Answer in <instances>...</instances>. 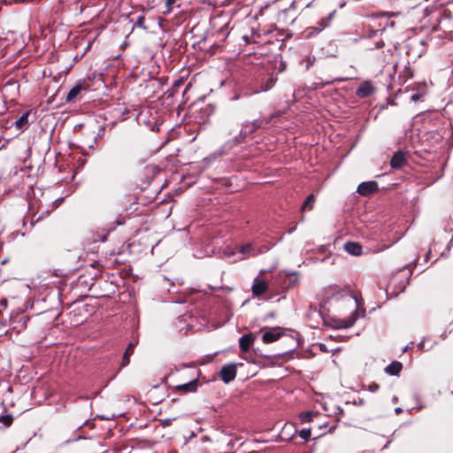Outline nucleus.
<instances>
[{"label":"nucleus","instance_id":"1","mask_svg":"<svg viewBox=\"0 0 453 453\" xmlns=\"http://www.w3.org/2000/svg\"><path fill=\"white\" fill-rule=\"evenodd\" d=\"M299 281V276L295 273H287L285 272H279L272 275L273 295L278 296L289 289L295 288L298 286Z\"/></svg>","mask_w":453,"mask_h":453},{"label":"nucleus","instance_id":"2","mask_svg":"<svg viewBox=\"0 0 453 453\" xmlns=\"http://www.w3.org/2000/svg\"><path fill=\"white\" fill-rule=\"evenodd\" d=\"M251 291L253 296L256 297H260L266 293L270 295L268 298L275 296V295H273L272 278L269 281H266L259 277H256L253 281Z\"/></svg>","mask_w":453,"mask_h":453},{"label":"nucleus","instance_id":"3","mask_svg":"<svg viewBox=\"0 0 453 453\" xmlns=\"http://www.w3.org/2000/svg\"><path fill=\"white\" fill-rule=\"evenodd\" d=\"M335 13H336V12L333 11L326 17L322 18L317 23L316 26H312V27H307V29L305 30V37L306 38H311V37L318 35L319 33H320L325 28L328 27L330 26L331 21L334 19Z\"/></svg>","mask_w":453,"mask_h":453},{"label":"nucleus","instance_id":"4","mask_svg":"<svg viewBox=\"0 0 453 453\" xmlns=\"http://www.w3.org/2000/svg\"><path fill=\"white\" fill-rule=\"evenodd\" d=\"M91 81H92V79L90 77H88L87 79L80 80L75 84V86H73L70 89V91L68 92V94L66 96L65 101L67 103L73 102L79 96V95L82 91H86V90L89 89V88L91 87Z\"/></svg>","mask_w":453,"mask_h":453},{"label":"nucleus","instance_id":"5","mask_svg":"<svg viewBox=\"0 0 453 453\" xmlns=\"http://www.w3.org/2000/svg\"><path fill=\"white\" fill-rule=\"evenodd\" d=\"M273 117V116H271L270 118L255 119L251 123L245 125L242 129L241 134L246 136L248 134H252L259 128H264L269 125Z\"/></svg>","mask_w":453,"mask_h":453},{"label":"nucleus","instance_id":"6","mask_svg":"<svg viewBox=\"0 0 453 453\" xmlns=\"http://www.w3.org/2000/svg\"><path fill=\"white\" fill-rule=\"evenodd\" d=\"M236 374L237 368L234 364L223 365L219 372L220 380L226 384L233 381L235 379Z\"/></svg>","mask_w":453,"mask_h":453},{"label":"nucleus","instance_id":"7","mask_svg":"<svg viewBox=\"0 0 453 453\" xmlns=\"http://www.w3.org/2000/svg\"><path fill=\"white\" fill-rule=\"evenodd\" d=\"M379 189L378 183L375 180L365 181L358 185L357 193L363 196H370Z\"/></svg>","mask_w":453,"mask_h":453},{"label":"nucleus","instance_id":"8","mask_svg":"<svg viewBox=\"0 0 453 453\" xmlns=\"http://www.w3.org/2000/svg\"><path fill=\"white\" fill-rule=\"evenodd\" d=\"M375 91V88L372 81H365L362 82L357 88L356 95L358 97L365 98L371 96Z\"/></svg>","mask_w":453,"mask_h":453},{"label":"nucleus","instance_id":"9","mask_svg":"<svg viewBox=\"0 0 453 453\" xmlns=\"http://www.w3.org/2000/svg\"><path fill=\"white\" fill-rule=\"evenodd\" d=\"M406 164L405 153L401 150L395 152L390 160V165L393 169H400Z\"/></svg>","mask_w":453,"mask_h":453},{"label":"nucleus","instance_id":"10","mask_svg":"<svg viewBox=\"0 0 453 453\" xmlns=\"http://www.w3.org/2000/svg\"><path fill=\"white\" fill-rule=\"evenodd\" d=\"M252 334H243L239 340V347L242 352H248L254 342Z\"/></svg>","mask_w":453,"mask_h":453},{"label":"nucleus","instance_id":"11","mask_svg":"<svg viewBox=\"0 0 453 453\" xmlns=\"http://www.w3.org/2000/svg\"><path fill=\"white\" fill-rule=\"evenodd\" d=\"M344 250L350 255L360 256L363 251V247L359 242H348L344 244Z\"/></svg>","mask_w":453,"mask_h":453},{"label":"nucleus","instance_id":"12","mask_svg":"<svg viewBox=\"0 0 453 453\" xmlns=\"http://www.w3.org/2000/svg\"><path fill=\"white\" fill-rule=\"evenodd\" d=\"M135 345H136V342H130L127 345V347L123 354V357H122V361H121V367H125L129 365L130 357L134 354Z\"/></svg>","mask_w":453,"mask_h":453},{"label":"nucleus","instance_id":"13","mask_svg":"<svg viewBox=\"0 0 453 453\" xmlns=\"http://www.w3.org/2000/svg\"><path fill=\"white\" fill-rule=\"evenodd\" d=\"M197 386H198V380H193L192 381H190L188 383H184V384L176 386L175 389L177 391H181V392H196L197 390Z\"/></svg>","mask_w":453,"mask_h":453},{"label":"nucleus","instance_id":"14","mask_svg":"<svg viewBox=\"0 0 453 453\" xmlns=\"http://www.w3.org/2000/svg\"><path fill=\"white\" fill-rule=\"evenodd\" d=\"M403 369V364L399 361H393L385 368V372L390 375H398Z\"/></svg>","mask_w":453,"mask_h":453},{"label":"nucleus","instance_id":"15","mask_svg":"<svg viewBox=\"0 0 453 453\" xmlns=\"http://www.w3.org/2000/svg\"><path fill=\"white\" fill-rule=\"evenodd\" d=\"M29 111L23 113L15 122L14 125L18 129L25 130L28 127Z\"/></svg>","mask_w":453,"mask_h":453},{"label":"nucleus","instance_id":"16","mask_svg":"<svg viewBox=\"0 0 453 453\" xmlns=\"http://www.w3.org/2000/svg\"><path fill=\"white\" fill-rule=\"evenodd\" d=\"M280 335V333L271 330L264 333L262 340L265 343H271L279 340Z\"/></svg>","mask_w":453,"mask_h":453},{"label":"nucleus","instance_id":"17","mask_svg":"<svg viewBox=\"0 0 453 453\" xmlns=\"http://www.w3.org/2000/svg\"><path fill=\"white\" fill-rule=\"evenodd\" d=\"M316 202V196L314 194H310L303 203L302 204L301 211H304L306 210L311 211L314 208V204Z\"/></svg>","mask_w":453,"mask_h":453},{"label":"nucleus","instance_id":"18","mask_svg":"<svg viewBox=\"0 0 453 453\" xmlns=\"http://www.w3.org/2000/svg\"><path fill=\"white\" fill-rule=\"evenodd\" d=\"M180 0H165V10L162 12L164 14H168L173 12L174 7H180V4H178Z\"/></svg>","mask_w":453,"mask_h":453},{"label":"nucleus","instance_id":"19","mask_svg":"<svg viewBox=\"0 0 453 453\" xmlns=\"http://www.w3.org/2000/svg\"><path fill=\"white\" fill-rule=\"evenodd\" d=\"M49 214H50L49 211H42V213L39 216H37L36 214H34L30 219L31 226H35V224H37L44 217L49 216Z\"/></svg>","mask_w":453,"mask_h":453},{"label":"nucleus","instance_id":"20","mask_svg":"<svg viewBox=\"0 0 453 453\" xmlns=\"http://www.w3.org/2000/svg\"><path fill=\"white\" fill-rule=\"evenodd\" d=\"M275 81H276L275 78H273V76L269 77L265 82L262 83L261 89L263 91H267V90L271 89L274 86Z\"/></svg>","mask_w":453,"mask_h":453},{"label":"nucleus","instance_id":"21","mask_svg":"<svg viewBox=\"0 0 453 453\" xmlns=\"http://www.w3.org/2000/svg\"><path fill=\"white\" fill-rule=\"evenodd\" d=\"M13 422V417L12 414H6L0 416V423L4 424L5 426H10Z\"/></svg>","mask_w":453,"mask_h":453},{"label":"nucleus","instance_id":"22","mask_svg":"<svg viewBox=\"0 0 453 453\" xmlns=\"http://www.w3.org/2000/svg\"><path fill=\"white\" fill-rule=\"evenodd\" d=\"M313 413L311 411H303L300 413L299 417L302 422H311Z\"/></svg>","mask_w":453,"mask_h":453},{"label":"nucleus","instance_id":"23","mask_svg":"<svg viewBox=\"0 0 453 453\" xmlns=\"http://www.w3.org/2000/svg\"><path fill=\"white\" fill-rule=\"evenodd\" d=\"M136 27L146 29L145 26V17L143 15H140L134 24Z\"/></svg>","mask_w":453,"mask_h":453},{"label":"nucleus","instance_id":"24","mask_svg":"<svg viewBox=\"0 0 453 453\" xmlns=\"http://www.w3.org/2000/svg\"><path fill=\"white\" fill-rule=\"evenodd\" d=\"M299 435L301 438L304 439L305 441H308L311 437V429H302L299 432Z\"/></svg>","mask_w":453,"mask_h":453},{"label":"nucleus","instance_id":"25","mask_svg":"<svg viewBox=\"0 0 453 453\" xmlns=\"http://www.w3.org/2000/svg\"><path fill=\"white\" fill-rule=\"evenodd\" d=\"M250 250H251V244L248 243V244L242 245L241 247L240 252L242 254H246V253L250 252Z\"/></svg>","mask_w":453,"mask_h":453},{"label":"nucleus","instance_id":"26","mask_svg":"<svg viewBox=\"0 0 453 453\" xmlns=\"http://www.w3.org/2000/svg\"><path fill=\"white\" fill-rule=\"evenodd\" d=\"M380 388V385L376 382H372L368 385V390L371 392H375Z\"/></svg>","mask_w":453,"mask_h":453},{"label":"nucleus","instance_id":"27","mask_svg":"<svg viewBox=\"0 0 453 453\" xmlns=\"http://www.w3.org/2000/svg\"><path fill=\"white\" fill-rule=\"evenodd\" d=\"M384 46H385V42L382 39H380V41L375 42V47L371 48V50H373L374 49H380V48H383Z\"/></svg>","mask_w":453,"mask_h":453},{"label":"nucleus","instance_id":"28","mask_svg":"<svg viewBox=\"0 0 453 453\" xmlns=\"http://www.w3.org/2000/svg\"><path fill=\"white\" fill-rule=\"evenodd\" d=\"M377 61L380 65H383L387 62L386 56L382 53V56L378 57Z\"/></svg>","mask_w":453,"mask_h":453},{"label":"nucleus","instance_id":"29","mask_svg":"<svg viewBox=\"0 0 453 453\" xmlns=\"http://www.w3.org/2000/svg\"><path fill=\"white\" fill-rule=\"evenodd\" d=\"M418 348L423 351L427 350L428 349H426L425 341H422L418 343Z\"/></svg>","mask_w":453,"mask_h":453},{"label":"nucleus","instance_id":"30","mask_svg":"<svg viewBox=\"0 0 453 453\" xmlns=\"http://www.w3.org/2000/svg\"><path fill=\"white\" fill-rule=\"evenodd\" d=\"M353 324H354V320H352V321L349 322V323H348V324H346L344 326H345V327H349V326H351Z\"/></svg>","mask_w":453,"mask_h":453},{"label":"nucleus","instance_id":"31","mask_svg":"<svg viewBox=\"0 0 453 453\" xmlns=\"http://www.w3.org/2000/svg\"><path fill=\"white\" fill-rule=\"evenodd\" d=\"M181 83H182V81H180H180H176V82H175L174 87H178V86H180Z\"/></svg>","mask_w":453,"mask_h":453},{"label":"nucleus","instance_id":"32","mask_svg":"<svg viewBox=\"0 0 453 453\" xmlns=\"http://www.w3.org/2000/svg\"><path fill=\"white\" fill-rule=\"evenodd\" d=\"M411 98L412 100L417 101L418 99V95H413Z\"/></svg>","mask_w":453,"mask_h":453},{"label":"nucleus","instance_id":"33","mask_svg":"<svg viewBox=\"0 0 453 453\" xmlns=\"http://www.w3.org/2000/svg\"><path fill=\"white\" fill-rule=\"evenodd\" d=\"M377 34V31H372L369 35V36H374Z\"/></svg>","mask_w":453,"mask_h":453},{"label":"nucleus","instance_id":"34","mask_svg":"<svg viewBox=\"0 0 453 453\" xmlns=\"http://www.w3.org/2000/svg\"><path fill=\"white\" fill-rule=\"evenodd\" d=\"M91 47V42H88V47L86 50H88Z\"/></svg>","mask_w":453,"mask_h":453}]
</instances>
